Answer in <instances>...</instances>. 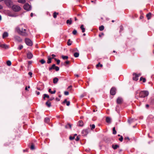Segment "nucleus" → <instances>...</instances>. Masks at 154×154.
Segmentation results:
<instances>
[{
    "label": "nucleus",
    "mask_w": 154,
    "mask_h": 154,
    "mask_svg": "<svg viewBox=\"0 0 154 154\" xmlns=\"http://www.w3.org/2000/svg\"><path fill=\"white\" fill-rule=\"evenodd\" d=\"M116 89L114 87H112L111 88L110 91V93L111 95H114L116 93Z\"/></svg>",
    "instance_id": "0eeeda50"
},
{
    "label": "nucleus",
    "mask_w": 154,
    "mask_h": 154,
    "mask_svg": "<svg viewBox=\"0 0 154 154\" xmlns=\"http://www.w3.org/2000/svg\"><path fill=\"white\" fill-rule=\"evenodd\" d=\"M104 29V26H101L99 27V29L100 31H102Z\"/></svg>",
    "instance_id": "c756f323"
},
{
    "label": "nucleus",
    "mask_w": 154,
    "mask_h": 154,
    "mask_svg": "<svg viewBox=\"0 0 154 154\" xmlns=\"http://www.w3.org/2000/svg\"><path fill=\"white\" fill-rule=\"evenodd\" d=\"M67 102V100L66 99H65V100H64V101L62 103H66Z\"/></svg>",
    "instance_id": "6e6d98bb"
},
{
    "label": "nucleus",
    "mask_w": 154,
    "mask_h": 154,
    "mask_svg": "<svg viewBox=\"0 0 154 154\" xmlns=\"http://www.w3.org/2000/svg\"><path fill=\"white\" fill-rule=\"evenodd\" d=\"M70 42L71 41L70 39H69L68 40L67 42V45H68L69 46L71 45L72 43Z\"/></svg>",
    "instance_id": "ea45409f"
},
{
    "label": "nucleus",
    "mask_w": 154,
    "mask_h": 154,
    "mask_svg": "<svg viewBox=\"0 0 154 154\" xmlns=\"http://www.w3.org/2000/svg\"><path fill=\"white\" fill-rule=\"evenodd\" d=\"M13 10L15 12L19 11L21 10V8L19 6L14 5L11 7Z\"/></svg>",
    "instance_id": "20e7f679"
},
{
    "label": "nucleus",
    "mask_w": 154,
    "mask_h": 154,
    "mask_svg": "<svg viewBox=\"0 0 154 154\" xmlns=\"http://www.w3.org/2000/svg\"><path fill=\"white\" fill-rule=\"evenodd\" d=\"M133 75L135 76L133 77V79L136 81H137L138 79V77H139V75L135 73H133Z\"/></svg>",
    "instance_id": "1a4fd4ad"
},
{
    "label": "nucleus",
    "mask_w": 154,
    "mask_h": 154,
    "mask_svg": "<svg viewBox=\"0 0 154 154\" xmlns=\"http://www.w3.org/2000/svg\"><path fill=\"white\" fill-rule=\"evenodd\" d=\"M1 47L2 48L6 49L8 48V46L6 44H4L1 45Z\"/></svg>",
    "instance_id": "dca6fc26"
},
{
    "label": "nucleus",
    "mask_w": 154,
    "mask_h": 154,
    "mask_svg": "<svg viewBox=\"0 0 154 154\" xmlns=\"http://www.w3.org/2000/svg\"><path fill=\"white\" fill-rule=\"evenodd\" d=\"M104 35V34H103V33H102L101 34H99V36L100 37H101L103 35Z\"/></svg>",
    "instance_id": "5fc2aeb1"
},
{
    "label": "nucleus",
    "mask_w": 154,
    "mask_h": 154,
    "mask_svg": "<svg viewBox=\"0 0 154 154\" xmlns=\"http://www.w3.org/2000/svg\"><path fill=\"white\" fill-rule=\"evenodd\" d=\"M77 33V31L75 29H74L72 32V34L74 35H76V34Z\"/></svg>",
    "instance_id": "37998d69"
},
{
    "label": "nucleus",
    "mask_w": 154,
    "mask_h": 154,
    "mask_svg": "<svg viewBox=\"0 0 154 154\" xmlns=\"http://www.w3.org/2000/svg\"><path fill=\"white\" fill-rule=\"evenodd\" d=\"M75 138L74 136V137H69V139L71 140H73Z\"/></svg>",
    "instance_id": "09e8293b"
},
{
    "label": "nucleus",
    "mask_w": 154,
    "mask_h": 154,
    "mask_svg": "<svg viewBox=\"0 0 154 154\" xmlns=\"http://www.w3.org/2000/svg\"><path fill=\"white\" fill-rule=\"evenodd\" d=\"M66 105L67 106H69L70 105V102L69 101H68L66 102Z\"/></svg>",
    "instance_id": "8fccbe9b"
},
{
    "label": "nucleus",
    "mask_w": 154,
    "mask_h": 154,
    "mask_svg": "<svg viewBox=\"0 0 154 154\" xmlns=\"http://www.w3.org/2000/svg\"><path fill=\"white\" fill-rule=\"evenodd\" d=\"M6 5L9 8H11L13 4V2L11 0H4Z\"/></svg>",
    "instance_id": "7ed1b4c3"
},
{
    "label": "nucleus",
    "mask_w": 154,
    "mask_h": 154,
    "mask_svg": "<svg viewBox=\"0 0 154 154\" xmlns=\"http://www.w3.org/2000/svg\"><path fill=\"white\" fill-rule=\"evenodd\" d=\"M72 88V86L70 85L68 87V89H70Z\"/></svg>",
    "instance_id": "e2e57ef3"
},
{
    "label": "nucleus",
    "mask_w": 154,
    "mask_h": 154,
    "mask_svg": "<svg viewBox=\"0 0 154 154\" xmlns=\"http://www.w3.org/2000/svg\"><path fill=\"white\" fill-rule=\"evenodd\" d=\"M30 148L31 150H33L35 149V145L33 143H32Z\"/></svg>",
    "instance_id": "412c9836"
},
{
    "label": "nucleus",
    "mask_w": 154,
    "mask_h": 154,
    "mask_svg": "<svg viewBox=\"0 0 154 154\" xmlns=\"http://www.w3.org/2000/svg\"><path fill=\"white\" fill-rule=\"evenodd\" d=\"M112 147L114 149H116L117 148L119 147V146L118 145H112Z\"/></svg>",
    "instance_id": "2eb2a0df"
},
{
    "label": "nucleus",
    "mask_w": 154,
    "mask_h": 154,
    "mask_svg": "<svg viewBox=\"0 0 154 154\" xmlns=\"http://www.w3.org/2000/svg\"><path fill=\"white\" fill-rule=\"evenodd\" d=\"M146 107L147 108H148L149 107V105L148 104H146Z\"/></svg>",
    "instance_id": "774afa93"
},
{
    "label": "nucleus",
    "mask_w": 154,
    "mask_h": 154,
    "mask_svg": "<svg viewBox=\"0 0 154 154\" xmlns=\"http://www.w3.org/2000/svg\"><path fill=\"white\" fill-rule=\"evenodd\" d=\"M37 89L38 90H41L42 89L40 88L37 87Z\"/></svg>",
    "instance_id": "338daca9"
},
{
    "label": "nucleus",
    "mask_w": 154,
    "mask_h": 154,
    "mask_svg": "<svg viewBox=\"0 0 154 154\" xmlns=\"http://www.w3.org/2000/svg\"><path fill=\"white\" fill-rule=\"evenodd\" d=\"M55 70L57 71L59 70V68L57 66H56L55 65Z\"/></svg>",
    "instance_id": "79ce46f5"
},
{
    "label": "nucleus",
    "mask_w": 154,
    "mask_h": 154,
    "mask_svg": "<svg viewBox=\"0 0 154 154\" xmlns=\"http://www.w3.org/2000/svg\"><path fill=\"white\" fill-rule=\"evenodd\" d=\"M132 121V120H128V122L130 124L131 123V122Z\"/></svg>",
    "instance_id": "680f3d73"
},
{
    "label": "nucleus",
    "mask_w": 154,
    "mask_h": 154,
    "mask_svg": "<svg viewBox=\"0 0 154 154\" xmlns=\"http://www.w3.org/2000/svg\"><path fill=\"white\" fill-rule=\"evenodd\" d=\"M51 56H52V58H52V59H53V58H54V57H56V55H54V54H52L51 55Z\"/></svg>",
    "instance_id": "3c124183"
},
{
    "label": "nucleus",
    "mask_w": 154,
    "mask_h": 154,
    "mask_svg": "<svg viewBox=\"0 0 154 154\" xmlns=\"http://www.w3.org/2000/svg\"><path fill=\"white\" fill-rule=\"evenodd\" d=\"M69 127L70 128H71V125L69 124H67L65 126V128H69Z\"/></svg>",
    "instance_id": "72a5a7b5"
},
{
    "label": "nucleus",
    "mask_w": 154,
    "mask_h": 154,
    "mask_svg": "<svg viewBox=\"0 0 154 154\" xmlns=\"http://www.w3.org/2000/svg\"><path fill=\"white\" fill-rule=\"evenodd\" d=\"M43 95H44L43 99L44 100H45V97H47L48 98H49V96L47 94H44Z\"/></svg>",
    "instance_id": "7c9ffc66"
},
{
    "label": "nucleus",
    "mask_w": 154,
    "mask_h": 154,
    "mask_svg": "<svg viewBox=\"0 0 154 154\" xmlns=\"http://www.w3.org/2000/svg\"><path fill=\"white\" fill-rule=\"evenodd\" d=\"M35 92L37 95H39L40 94V92L39 91H36Z\"/></svg>",
    "instance_id": "052dcab7"
},
{
    "label": "nucleus",
    "mask_w": 154,
    "mask_h": 154,
    "mask_svg": "<svg viewBox=\"0 0 154 154\" xmlns=\"http://www.w3.org/2000/svg\"><path fill=\"white\" fill-rule=\"evenodd\" d=\"M55 65V64H53L51 67L49 68V70L50 71H51V70L53 69H54Z\"/></svg>",
    "instance_id": "393cba45"
},
{
    "label": "nucleus",
    "mask_w": 154,
    "mask_h": 154,
    "mask_svg": "<svg viewBox=\"0 0 154 154\" xmlns=\"http://www.w3.org/2000/svg\"><path fill=\"white\" fill-rule=\"evenodd\" d=\"M123 140V137L122 136H121L120 138L119 139V140L121 142H122Z\"/></svg>",
    "instance_id": "49530a36"
},
{
    "label": "nucleus",
    "mask_w": 154,
    "mask_h": 154,
    "mask_svg": "<svg viewBox=\"0 0 154 154\" xmlns=\"http://www.w3.org/2000/svg\"><path fill=\"white\" fill-rule=\"evenodd\" d=\"M45 104L48 107H51V103L49 102V101H47L46 103Z\"/></svg>",
    "instance_id": "a211bd4d"
},
{
    "label": "nucleus",
    "mask_w": 154,
    "mask_h": 154,
    "mask_svg": "<svg viewBox=\"0 0 154 154\" xmlns=\"http://www.w3.org/2000/svg\"><path fill=\"white\" fill-rule=\"evenodd\" d=\"M79 56V54L78 52H75L74 54V56L75 57H78Z\"/></svg>",
    "instance_id": "c85d7f7f"
},
{
    "label": "nucleus",
    "mask_w": 154,
    "mask_h": 154,
    "mask_svg": "<svg viewBox=\"0 0 154 154\" xmlns=\"http://www.w3.org/2000/svg\"><path fill=\"white\" fill-rule=\"evenodd\" d=\"M142 80L143 82H145L146 81V79L145 78L141 77L140 78V81H142Z\"/></svg>",
    "instance_id": "473e14b6"
},
{
    "label": "nucleus",
    "mask_w": 154,
    "mask_h": 154,
    "mask_svg": "<svg viewBox=\"0 0 154 154\" xmlns=\"http://www.w3.org/2000/svg\"><path fill=\"white\" fill-rule=\"evenodd\" d=\"M90 126L91 127V130H92L93 129H94L95 128V125L94 124H93L92 125H90Z\"/></svg>",
    "instance_id": "a19ab883"
},
{
    "label": "nucleus",
    "mask_w": 154,
    "mask_h": 154,
    "mask_svg": "<svg viewBox=\"0 0 154 154\" xmlns=\"http://www.w3.org/2000/svg\"><path fill=\"white\" fill-rule=\"evenodd\" d=\"M149 94L148 91H143L140 92L139 93V97L140 98H144L147 97Z\"/></svg>",
    "instance_id": "f03ea898"
},
{
    "label": "nucleus",
    "mask_w": 154,
    "mask_h": 154,
    "mask_svg": "<svg viewBox=\"0 0 154 154\" xmlns=\"http://www.w3.org/2000/svg\"><path fill=\"white\" fill-rule=\"evenodd\" d=\"M11 62L9 60H8L7 62V64L8 66H10L11 65Z\"/></svg>",
    "instance_id": "4c0bfd02"
},
{
    "label": "nucleus",
    "mask_w": 154,
    "mask_h": 154,
    "mask_svg": "<svg viewBox=\"0 0 154 154\" xmlns=\"http://www.w3.org/2000/svg\"><path fill=\"white\" fill-rule=\"evenodd\" d=\"M33 55L31 52H29L27 54V57L29 59H31Z\"/></svg>",
    "instance_id": "9b49d317"
},
{
    "label": "nucleus",
    "mask_w": 154,
    "mask_h": 154,
    "mask_svg": "<svg viewBox=\"0 0 154 154\" xmlns=\"http://www.w3.org/2000/svg\"><path fill=\"white\" fill-rule=\"evenodd\" d=\"M18 2L20 3L24 4L26 2L25 0H18Z\"/></svg>",
    "instance_id": "bb28decb"
},
{
    "label": "nucleus",
    "mask_w": 154,
    "mask_h": 154,
    "mask_svg": "<svg viewBox=\"0 0 154 154\" xmlns=\"http://www.w3.org/2000/svg\"><path fill=\"white\" fill-rule=\"evenodd\" d=\"M25 42L26 44L29 46H31L32 45L33 43L32 41L28 38H26Z\"/></svg>",
    "instance_id": "39448f33"
},
{
    "label": "nucleus",
    "mask_w": 154,
    "mask_h": 154,
    "mask_svg": "<svg viewBox=\"0 0 154 154\" xmlns=\"http://www.w3.org/2000/svg\"><path fill=\"white\" fill-rule=\"evenodd\" d=\"M82 133L84 134V135H87L88 133V130L85 129L83 130Z\"/></svg>",
    "instance_id": "4be33fe9"
},
{
    "label": "nucleus",
    "mask_w": 154,
    "mask_h": 154,
    "mask_svg": "<svg viewBox=\"0 0 154 154\" xmlns=\"http://www.w3.org/2000/svg\"><path fill=\"white\" fill-rule=\"evenodd\" d=\"M64 63L67 64H68L69 63V61H66V62H65Z\"/></svg>",
    "instance_id": "13d9d810"
},
{
    "label": "nucleus",
    "mask_w": 154,
    "mask_h": 154,
    "mask_svg": "<svg viewBox=\"0 0 154 154\" xmlns=\"http://www.w3.org/2000/svg\"><path fill=\"white\" fill-rule=\"evenodd\" d=\"M23 48V46L22 45H20L18 48V49H19L20 50L21 49H22Z\"/></svg>",
    "instance_id": "c03bdc74"
},
{
    "label": "nucleus",
    "mask_w": 154,
    "mask_h": 154,
    "mask_svg": "<svg viewBox=\"0 0 154 154\" xmlns=\"http://www.w3.org/2000/svg\"><path fill=\"white\" fill-rule=\"evenodd\" d=\"M123 100L122 98L119 97L117 100V103L118 104H121Z\"/></svg>",
    "instance_id": "9d476101"
},
{
    "label": "nucleus",
    "mask_w": 154,
    "mask_h": 154,
    "mask_svg": "<svg viewBox=\"0 0 154 154\" xmlns=\"http://www.w3.org/2000/svg\"><path fill=\"white\" fill-rule=\"evenodd\" d=\"M56 61L57 62V64L58 65L60 63V60H57V61Z\"/></svg>",
    "instance_id": "603ef678"
},
{
    "label": "nucleus",
    "mask_w": 154,
    "mask_h": 154,
    "mask_svg": "<svg viewBox=\"0 0 154 154\" xmlns=\"http://www.w3.org/2000/svg\"><path fill=\"white\" fill-rule=\"evenodd\" d=\"M151 15V13H149L146 14V16L148 20H149L150 19Z\"/></svg>",
    "instance_id": "b1692460"
},
{
    "label": "nucleus",
    "mask_w": 154,
    "mask_h": 154,
    "mask_svg": "<svg viewBox=\"0 0 154 154\" xmlns=\"http://www.w3.org/2000/svg\"><path fill=\"white\" fill-rule=\"evenodd\" d=\"M48 92L51 93V94H54L55 93L56 91L54 90L53 91H51V88H49L48 90Z\"/></svg>",
    "instance_id": "5701e85b"
},
{
    "label": "nucleus",
    "mask_w": 154,
    "mask_h": 154,
    "mask_svg": "<svg viewBox=\"0 0 154 154\" xmlns=\"http://www.w3.org/2000/svg\"><path fill=\"white\" fill-rule=\"evenodd\" d=\"M124 139L125 140H130V139L128 137H125Z\"/></svg>",
    "instance_id": "864d4df0"
},
{
    "label": "nucleus",
    "mask_w": 154,
    "mask_h": 154,
    "mask_svg": "<svg viewBox=\"0 0 154 154\" xmlns=\"http://www.w3.org/2000/svg\"><path fill=\"white\" fill-rule=\"evenodd\" d=\"M58 81V79L57 77L54 78L53 79V83L54 84H56Z\"/></svg>",
    "instance_id": "f3484780"
},
{
    "label": "nucleus",
    "mask_w": 154,
    "mask_h": 154,
    "mask_svg": "<svg viewBox=\"0 0 154 154\" xmlns=\"http://www.w3.org/2000/svg\"><path fill=\"white\" fill-rule=\"evenodd\" d=\"M99 66H100V67H102L103 66V65L101 64L100 63H99L97 64L96 65V66L97 67H98Z\"/></svg>",
    "instance_id": "58836bf2"
},
{
    "label": "nucleus",
    "mask_w": 154,
    "mask_h": 154,
    "mask_svg": "<svg viewBox=\"0 0 154 154\" xmlns=\"http://www.w3.org/2000/svg\"><path fill=\"white\" fill-rule=\"evenodd\" d=\"M15 30L18 34L23 36H27L28 35L27 33L26 32V29L21 28L20 26L17 27Z\"/></svg>",
    "instance_id": "f257e3e1"
},
{
    "label": "nucleus",
    "mask_w": 154,
    "mask_h": 154,
    "mask_svg": "<svg viewBox=\"0 0 154 154\" xmlns=\"http://www.w3.org/2000/svg\"><path fill=\"white\" fill-rule=\"evenodd\" d=\"M113 134H115L116 133V130L115 128V127H113Z\"/></svg>",
    "instance_id": "c9c22d12"
},
{
    "label": "nucleus",
    "mask_w": 154,
    "mask_h": 154,
    "mask_svg": "<svg viewBox=\"0 0 154 154\" xmlns=\"http://www.w3.org/2000/svg\"><path fill=\"white\" fill-rule=\"evenodd\" d=\"M58 14V13L54 12L53 14V17L54 18H55L57 17V15Z\"/></svg>",
    "instance_id": "f704fd0d"
},
{
    "label": "nucleus",
    "mask_w": 154,
    "mask_h": 154,
    "mask_svg": "<svg viewBox=\"0 0 154 154\" xmlns=\"http://www.w3.org/2000/svg\"><path fill=\"white\" fill-rule=\"evenodd\" d=\"M2 8H3L2 6L0 4V9H2Z\"/></svg>",
    "instance_id": "69168bd1"
},
{
    "label": "nucleus",
    "mask_w": 154,
    "mask_h": 154,
    "mask_svg": "<svg viewBox=\"0 0 154 154\" xmlns=\"http://www.w3.org/2000/svg\"><path fill=\"white\" fill-rule=\"evenodd\" d=\"M39 62L42 64H44L45 63V60L44 59H42Z\"/></svg>",
    "instance_id": "e433bc0d"
},
{
    "label": "nucleus",
    "mask_w": 154,
    "mask_h": 154,
    "mask_svg": "<svg viewBox=\"0 0 154 154\" xmlns=\"http://www.w3.org/2000/svg\"><path fill=\"white\" fill-rule=\"evenodd\" d=\"M14 39L16 41L19 42H20L22 41V39L19 36L15 35L14 36Z\"/></svg>",
    "instance_id": "6e6552de"
},
{
    "label": "nucleus",
    "mask_w": 154,
    "mask_h": 154,
    "mask_svg": "<svg viewBox=\"0 0 154 154\" xmlns=\"http://www.w3.org/2000/svg\"><path fill=\"white\" fill-rule=\"evenodd\" d=\"M66 23L67 24L71 25L72 23V20L71 18H70L69 19L67 20H66Z\"/></svg>",
    "instance_id": "f8f14e48"
},
{
    "label": "nucleus",
    "mask_w": 154,
    "mask_h": 154,
    "mask_svg": "<svg viewBox=\"0 0 154 154\" xmlns=\"http://www.w3.org/2000/svg\"><path fill=\"white\" fill-rule=\"evenodd\" d=\"M8 33L7 32H4L3 34V38H4L5 37H8Z\"/></svg>",
    "instance_id": "4468645a"
},
{
    "label": "nucleus",
    "mask_w": 154,
    "mask_h": 154,
    "mask_svg": "<svg viewBox=\"0 0 154 154\" xmlns=\"http://www.w3.org/2000/svg\"><path fill=\"white\" fill-rule=\"evenodd\" d=\"M80 28L82 30V32H85V28L84 27V26L83 25H81Z\"/></svg>",
    "instance_id": "a878e982"
},
{
    "label": "nucleus",
    "mask_w": 154,
    "mask_h": 154,
    "mask_svg": "<svg viewBox=\"0 0 154 154\" xmlns=\"http://www.w3.org/2000/svg\"><path fill=\"white\" fill-rule=\"evenodd\" d=\"M56 100L58 101H59L60 100V99H58V98H56Z\"/></svg>",
    "instance_id": "0e129e2a"
},
{
    "label": "nucleus",
    "mask_w": 154,
    "mask_h": 154,
    "mask_svg": "<svg viewBox=\"0 0 154 154\" xmlns=\"http://www.w3.org/2000/svg\"><path fill=\"white\" fill-rule=\"evenodd\" d=\"M111 119H110V118L109 117H107L106 118V121L107 123H110L111 122Z\"/></svg>",
    "instance_id": "6ab92c4d"
},
{
    "label": "nucleus",
    "mask_w": 154,
    "mask_h": 154,
    "mask_svg": "<svg viewBox=\"0 0 154 154\" xmlns=\"http://www.w3.org/2000/svg\"><path fill=\"white\" fill-rule=\"evenodd\" d=\"M64 94L65 95H69V93L68 91H65L64 92Z\"/></svg>",
    "instance_id": "a18cd8bd"
},
{
    "label": "nucleus",
    "mask_w": 154,
    "mask_h": 154,
    "mask_svg": "<svg viewBox=\"0 0 154 154\" xmlns=\"http://www.w3.org/2000/svg\"><path fill=\"white\" fill-rule=\"evenodd\" d=\"M61 57L62 58V59L63 60L67 59L68 58V56H67L62 55L61 56Z\"/></svg>",
    "instance_id": "2f4dec72"
},
{
    "label": "nucleus",
    "mask_w": 154,
    "mask_h": 154,
    "mask_svg": "<svg viewBox=\"0 0 154 154\" xmlns=\"http://www.w3.org/2000/svg\"><path fill=\"white\" fill-rule=\"evenodd\" d=\"M50 119L46 117L45 119L44 122L46 123H48Z\"/></svg>",
    "instance_id": "cd10ccee"
},
{
    "label": "nucleus",
    "mask_w": 154,
    "mask_h": 154,
    "mask_svg": "<svg viewBox=\"0 0 154 154\" xmlns=\"http://www.w3.org/2000/svg\"><path fill=\"white\" fill-rule=\"evenodd\" d=\"M48 60H47V63L48 64L50 63L51 62L52 58L50 57L49 56L47 57Z\"/></svg>",
    "instance_id": "ddd939ff"
},
{
    "label": "nucleus",
    "mask_w": 154,
    "mask_h": 154,
    "mask_svg": "<svg viewBox=\"0 0 154 154\" xmlns=\"http://www.w3.org/2000/svg\"><path fill=\"white\" fill-rule=\"evenodd\" d=\"M83 125V122L82 120L79 121V125L80 126H82Z\"/></svg>",
    "instance_id": "aec40b11"
},
{
    "label": "nucleus",
    "mask_w": 154,
    "mask_h": 154,
    "mask_svg": "<svg viewBox=\"0 0 154 154\" xmlns=\"http://www.w3.org/2000/svg\"><path fill=\"white\" fill-rule=\"evenodd\" d=\"M54 99V97H51V98H50L49 100L48 101H52Z\"/></svg>",
    "instance_id": "4d7b16f0"
},
{
    "label": "nucleus",
    "mask_w": 154,
    "mask_h": 154,
    "mask_svg": "<svg viewBox=\"0 0 154 154\" xmlns=\"http://www.w3.org/2000/svg\"><path fill=\"white\" fill-rule=\"evenodd\" d=\"M24 9L27 10V11H29L31 9V7L27 3L26 4L23 6Z\"/></svg>",
    "instance_id": "423d86ee"
},
{
    "label": "nucleus",
    "mask_w": 154,
    "mask_h": 154,
    "mask_svg": "<svg viewBox=\"0 0 154 154\" xmlns=\"http://www.w3.org/2000/svg\"><path fill=\"white\" fill-rule=\"evenodd\" d=\"M79 140V138L78 137H77L75 139L76 141H78Z\"/></svg>",
    "instance_id": "bf43d9fd"
},
{
    "label": "nucleus",
    "mask_w": 154,
    "mask_h": 154,
    "mask_svg": "<svg viewBox=\"0 0 154 154\" xmlns=\"http://www.w3.org/2000/svg\"><path fill=\"white\" fill-rule=\"evenodd\" d=\"M28 74L30 76V77H32V72H29Z\"/></svg>",
    "instance_id": "de8ad7c7"
}]
</instances>
